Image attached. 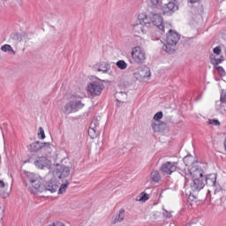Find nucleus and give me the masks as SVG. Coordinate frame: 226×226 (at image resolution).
I'll use <instances>...</instances> for the list:
<instances>
[{
  "label": "nucleus",
  "instance_id": "nucleus-6",
  "mask_svg": "<svg viewBox=\"0 0 226 226\" xmlns=\"http://www.w3.org/2000/svg\"><path fill=\"white\" fill-rule=\"evenodd\" d=\"M132 57L134 64H144L146 62V51L142 48L137 46L132 50Z\"/></svg>",
  "mask_w": 226,
  "mask_h": 226
},
{
  "label": "nucleus",
  "instance_id": "nucleus-18",
  "mask_svg": "<svg viewBox=\"0 0 226 226\" xmlns=\"http://www.w3.org/2000/svg\"><path fill=\"white\" fill-rule=\"evenodd\" d=\"M59 190V185L56 182H49V185L44 187V192H50L51 193H56Z\"/></svg>",
  "mask_w": 226,
  "mask_h": 226
},
{
  "label": "nucleus",
  "instance_id": "nucleus-23",
  "mask_svg": "<svg viewBox=\"0 0 226 226\" xmlns=\"http://www.w3.org/2000/svg\"><path fill=\"white\" fill-rule=\"evenodd\" d=\"M88 135L90 139H96V137L100 135V132H98V129L90 126L88 129Z\"/></svg>",
  "mask_w": 226,
  "mask_h": 226
},
{
  "label": "nucleus",
  "instance_id": "nucleus-16",
  "mask_svg": "<svg viewBox=\"0 0 226 226\" xmlns=\"http://www.w3.org/2000/svg\"><path fill=\"white\" fill-rule=\"evenodd\" d=\"M41 178L39 177L38 179H36L34 183L30 184L32 188H34V192H35V193H42V192H44V188L43 185H41Z\"/></svg>",
  "mask_w": 226,
  "mask_h": 226
},
{
  "label": "nucleus",
  "instance_id": "nucleus-36",
  "mask_svg": "<svg viewBox=\"0 0 226 226\" xmlns=\"http://www.w3.org/2000/svg\"><path fill=\"white\" fill-rule=\"evenodd\" d=\"M209 124H214V126H220V121L216 119L209 120Z\"/></svg>",
  "mask_w": 226,
  "mask_h": 226
},
{
  "label": "nucleus",
  "instance_id": "nucleus-31",
  "mask_svg": "<svg viewBox=\"0 0 226 226\" xmlns=\"http://www.w3.org/2000/svg\"><path fill=\"white\" fill-rule=\"evenodd\" d=\"M215 68L217 70L221 77H225V70L222 66L215 65Z\"/></svg>",
  "mask_w": 226,
  "mask_h": 226
},
{
  "label": "nucleus",
  "instance_id": "nucleus-13",
  "mask_svg": "<svg viewBox=\"0 0 226 226\" xmlns=\"http://www.w3.org/2000/svg\"><path fill=\"white\" fill-rule=\"evenodd\" d=\"M56 175L59 179H64V177L70 176V169L67 166L62 165L56 169Z\"/></svg>",
  "mask_w": 226,
  "mask_h": 226
},
{
  "label": "nucleus",
  "instance_id": "nucleus-1",
  "mask_svg": "<svg viewBox=\"0 0 226 226\" xmlns=\"http://www.w3.org/2000/svg\"><path fill=\"white\" fill-rule=\"evenodd\" d=\"M190 174L192 177V182L190 185L192 192H200L205 186L204 170L200 168L199 164H196L190 168Z\"/></svg>",
  "mask_w": 226,
  "mask_h": 226
},
{
  "label": "nucleus",
  "instance_id": "nucleus-3",
  "mask_svg": "<svg viewBox=\"0 0 226 226\" xmlns=\"http://www.w3.org/2000/svg\"><path fill=\"white\" fill-rule=\"evenodd\" d=\"M74 100L69 102L63 109L64 114H72V112H79L80 109H83L84 103H82V99L78 96H72Z\"/></svg>",
  "mask_w": 226,
  "mask_h": 226
},
{
  "label": "nucleus",
  "instance_id": "nucleus-19",
  "mask_svg": "<svg viewBox=\"0 0 226 226\" xmlns=\"http://www.w3.org/2000/svg\"><path fill=\"white\" fill-rule=\"evenodd\" d=\"M150 178L154 183H160L162 181V176H160V171L154 170L150 174Z\"/></svg>",
  "mask_w": 226,
  "mask_h": 226
},
{
  "label": "nucleus",
  "instance_id": "nucleus-46",
  "mask_svg": "<svg viewBox=\"0 0 226 226\" xmlns=\"http://www.w3.org/2000/svg\"><path fill=\"white\" fill-rule=\"evenodd\" d=\"M9 52H11L12 56H15V54H17V52L14 51L13 48H11V51Z\"/></svg>",
  "mask_w": 226,
  "mask_h": 226
},
{
  "label": "nucleus",
  "instance_id": "nucleus-37",
  "mask_svg": "<svg viewBox=\"0 0 226 226\" xmlns=\"http://www.w3.org/2000/svg\"><path fill=\"white\" fill-rule=\"evenodd\" d=\"M214 54H216V56H220L222 54V48L220 46H217L214 49Z\"/></svg>",
  "mask_w": 226,
  "mask_h": 226
},
{
  "label": "nucleus",
  "instance_id": "nucleus-7",
  "mask_svg": "<svg viewBox=\"0 0 226 226\" xmlns=\"http://www.w3.org/2000/svg\"><path fill=\"white\" fill-rule=\"evenodd\" d=\"M103 89H105V86L100 81H92L87 85V92L94 97L100 96Z\"/></svg>",
  "mask_w": 226,
  "mask_h": 226
},
{
  "label": "nucleus",
  "instance_id": "nucleus-30",
  "mask_svg": "<svg viewBox=\"0 0 226 226\" xmlns=\"http://www.w3.org/2000/svg\"><path fill=\"white\" fill-rule=\"evenodd\" d=\"M98 126H100V122L98 121V117H94L90 124V127L95 128L98 130Z\"/></svg>",
  "mask_w": 226,
  "mask_h": 226
},
{
  "label": "nucleus",
  "instance_id": "nucleus-29",
  "mask_svg": "<svg viewBox=\"0 0 226 226\" xmlns=\"http://www.w3.org/2000/svg\"><path fill=\"white\" fill-rule=\"evenodd\" d=\"M151 127L154 130V133H160L161 132L160 123L156 124L155 122H153L151 124Z\"/></svg>",
  "mask_w": 226,
  "mask_h": 226
},
{
  "label": "nucleus",
  "instance_id": "nucleus-35",
  "mask_svg": "<svg viewBox=\"0 0 226 226\" xmlns=\"http://www.w3.org/2000/svg\"><path fill=\"white\" fill-rule=\"evenodd\" d=\"M162 117H163V112L159 111V112H157V113L154 116V121H160V119H162Z\"/></svg>",
  "mask_w": 226,
  "mask_h": 226
},
{
  "label": "nucleus",
  "instance_id": "nucleus-47",
  "mask_svg": "<svg viewBox=\"0 0 226 226\" xmlns=\"http://www.w3.org/2000/svg\"><path fill=\"white\" fill-rule=\"evenodd\" d=\"M117 103H124V101H121L119 99H117Z\"/></svg>",
  "mask_w": 226,
  "mask_h": 226
},
{
  "label": "nucleus",
  "instance_id": "nucleus-12",
  "mask_svg": "<svg viewBox=\"0 0 226 226\" xmlns=\"http://www.w3.org/2000/svg\"><path fill=\"white\" fill-rule=\"evenodd\" d=\"M94 72H102V73H109L110 70V64L106 62H100L93 66Z\"/></svg>",
  "mask_w": 226,
  "mask_h": 226
},
{
  "label": "nucleus",
  "instance_id": "nucleus-26",
  "mask_svg": "<svg viewBox=\"0 0 226 226\" xmlns=\"http://www.w3.org/2000/svg\"><path fill=\"white\" fill-rule=\"evenodd\" d=\"M136 200L139 202H146L147 200H149V194L141 192L140 196H138Z\"/></svg>",
  "mask_w": 226,
  "mask_h": 226
},
{
  "label": "nucleus",
  "instance_id": "nucleus-44",
  "mask_svg": "<svg viewBox=\"0 0 226 226\" xmlns=\"http://www.w3.org/2000/svg\"><path fill=\"white\" fill-rule=\"evenodd\" d=\"M200 0H189V3H191V4H195V3H199Z\"/></svg>",
  "mask_w": 226,
  "mask_h": 226
},
{
  "label": "nucleus",
  "instance_id": "nucleus-34",
  "mask_svg": "<svg viewBox=\"0 0 226 226\" xmlns=\"http://www.w3.org/2000/svg\"><path fill=\"white\" fill-rule=\"evenodd\" d=\"M1 50L3 52H10L11 50V45L4 44V46L1 47Z\"/></svg>",
  "mask_w": 226,
  "mask_h": 226
},
{
  "label": "nucleus",
  "instance_id": "nucleus-40",
  "mask_svg": "<svg viewBox=\"0 0 226 226\" xmlns=\"http://www.w3.org/2000/svg\"><path fill=\"white\" fill-rule=\"evenodd\" d=\"M163 211H165V213L163 214L164 215V216H166V218H172V215L169 212V211H167V210H165V209H163Z\"/></svg>",
  "mask_w": 226,
  "mask_h": 226
},
{
  "label": "nucleus",
  "instance_id": "nucleus-4",
  "mask_svg": "<svg viewBox=\"0 0 226 226\" xmlns=\"http://www.w3.org/2000/svg\"><path fill=\"white\" fill-rule=\"evenodd\" d=\"M146 27H149V18L146 14H140L138 16V21L132 25L134 33L140 34L146 33Z\"/></svg>",
  "mask_w": 226,
  "mask_h": 226
},
{
  "label": "nucleus",
  "instance_id": "nucleus-11",
  "mask_svg": "<svg viewBox=\"0 0 226 226\" xmlns=\"http://www.w3.org/2000/svg\"><path fill=\"white\" fill-rule=\"evenodd\" d=\"M35 167L37 169H45L47 167H50V160L46 156L37 157L36 160L34 162Z\"/></svg>",
  "mask_w": 226,
  "mask_h": 226
},
{
  "label": "nucleus",
  "instance_id": "nucleus-43",
  "mask_svg": "<svg viewBox=\"0 0 226 226\" xmlns=\"http://www.w3.org/2000/svg\"><path fill=\"white\" fill-rule=\"evenodd\" d=\"M190 179H188V177H185V186H188V183H189Z\"/></svg>",
  "mask_w": 226,
  "mask_h": 226
},
{
  "label": "nucleus",
  "instance_id": "nucleus-33",
  "mask_svg": "<svg viewBox=\"0 0 226 226\" xmlns=\"http://www.w3.org/2000/svg\"><path fill=\"white\" fill-rule=\"evenodd\" d=\"M38 137L41 139V140L45 139V131L43 130V127L39 128Z\"/></svg>",
  "mask_w": 226,
  "mask_h": 226
},
{
  "label": "nucleus",
  "instance_id": "nucleus-41",
  "mask_svg": "<svg viewBox=\"0 0 226 226\" xmlns=\"http://www.w3.org/2000/svg\"><path fill=\"white\" fill-rule=\"evenodd\" d=\"M118 94L124 98H128V94L125 92H120Z\"/></svg>",
  "mask_w": 226,
  "mask_h": 226
},
{
  "label": "nucleus",
  "instance_id": "nucleus-38",
  "mask_svg": "<svg viewBox=\"0 0 226 226\" xmlns=\"http://www.w3.org/2000/svg\"><path fill=\"white\" fill-rule=\"evenodd\" d=\"M159 126L162 132L165 130V128H167V124H165V122H159Z\"/></svg>",
  "mask_w": 226,
  "mask_h": 226
},
{
  "label": "nucleus",
  "instance_id": "nucleus-22",
  "mask_svg": "<svg viewBox=\"0 0 226 226\" xmlns=\"http://www.w3.org/2000/svg\"><path fill=\"white\" fill-rule=\"evenodd\" d=\"M124 215H125L124 209L121 208L116 219L112 221L113 225L117 223V222H123V220H124Z\"/></svg>",
  "mask_w": 226,
  "mask_h": 226
},
{
  "label": "nucleus",
  "instance_id": "nucleus-20",
  "mask_svg": "<svg viewBox=\"0 0 226 226\" xmlns=\"http://www.w3.org/2000/svg\"><path fill=\"white\" fill-rule=\"evenodd\" d=\"M148 6L153 10L162 8V0H148Z\"/></svg>",
  "mask_w": 226,
  "mask_h": 226
},
{
  "label": "nucleus",
  "instance_id": "nucleus-39",
  "mask_svg": "<svg viewBox=\"0 0 226 226\" xmlns=\"http://www.w3.org/2000/svg\"><path fill=\"white\" fill-rule=\"evenodd\" d=\"M25 40V41H29L31 38H29V35L26 33L22 34V41Z\"/></svg>",
  "mask_w": 226,
  "mask_h": 226
},
{
  "label": "nucleus",
  "instance_id": "nucleus-10",
  "mask_svg": "<svg viewBox=\"0 0 226 226\" xmlns=\"http://www.w3.org/2000/svg\"><path fill=\"white\" fill-rule=\"evenodd\" d=\"M133 76L139 77V79H149L151 77V70L146 65L139 66L133 72Z\"/></svg>",
  "mask_w": 226,
  "mask_h": 226
},
{
  "label": "nucleus",
  "instance_id": "nucleus-21",
  "mask_svg": "<svg viewBox=\"0 0 226 226\" xmlns=\"http://www.w3.org/2000/svg\"><path fill=\"white\" fill-rule=\"evenodd\" d=\"M40 177L36 176L34 173L27 172L26 173V183L32 185L36 179H39Z\"/></svg>",
  "mask_w": 226,
  "mask_h": 226
},
{
  "label": "nucleus",
  "instance_id": "nucleus-17",
  "mask_svg": "<svg viewBox=\"0 0 226 226\" xmlns=\"http://www.w3.org/2000/svg\"><path fill=\"white\" fill-rule=\"evenodd\" d=\"M204 185L216 186V175L209 174L203 177Z\"/></svg>",
  "mask_w": 226,
  "mask_h": 226
},
{
  "label": "nucleus",
  "instance_id": "nucleus-2",
  "mask_svg": "<svg viewBox=\"0 0 226 226\" xmlns=\"http://www.w3.org/2000/svg\"><path fill=\"white\" fill-rule=\"evenodd\" d=\"M179 40H181V34L175 30L170 29L166 37V44L162 46V50L167 54H174Z\"/></svg>",
  "mask_w": 226,
  "mask_h": 226
},
{
  "label": "nucleus",
  "instance_id": "nucleus-24",
  "mask_svg": "<svg viewBox=\"0 0 226 226\" xmlns=\"http://www.w3.org/2000/svg\"><path fill=\"white\" fill-rule=\"evenodd\" d=\"M211 59V63L212 64H214L215 66H218L220 64H222V62L223 61V56H220L219 58L216 57V56L212 55L210 56Z\"/></svg>",
  "mask_w": 226,
  "mask_h": 226
},
{
  "label": "nucleus",
  "instance_id": "nucleus-9",
  "mask_svg": "<svg viewBox=\"0 0 226 226\" xmlns=\"http://www.w3.org/2000/svg\"><path fill=\"white\" fill-rule=\"evenodd\" d=\"M177 162H166L162 164L160 171L164 176H170V174L177 170Z\"/></svg>",
  "mask_w": 226,
  "mask_h": 226
},
{
  "label": "nucleus",
  "instance_id": "nucleus-5",
  "mask_svg": "<svg viewBox=\"0 0 226 226\" xmlns=\"http://www.w3.org/2000/svg\"><path fill=\"white\" fill-rule=\"evenodd\" d=\"M149 27L152 26H155L159 31L162 33H165V26L163 25V18H162L161 14L150 12L147 16Z\"/></svg>",
  "mask_w": 226,
  "mask_h": 226
},
{
  "label": "nucleus",
  "instance_id": "nucleus-45",
  "mask_svg": "<svg viewBox=\"0 0 226 226\" xmlns=\"http://www.w3.org/2000/svg\"><path fill=\"white\" fill-rule=\"evenodd\" d=\"M0 188H4V182L0 180Z\"/></svg>",
  "mask_w": 226,
  "mask_h": 226
},
{
  "label": "nucleus",
  "instance_id": "nucleus-28",
  "mask_svg": "<svg viewBox=\"0 0 226 226\" xmlns=\"http://www.w3.org/2000/svg\"><path fill=\"white\" fill-rule=\"evenodd\" d=\"M116 64L117 68H119V70H126V68H128V64H126L124 60H119L117 62Z\"/></svg>",
  "mask_w": 226,
  "mask_h": 226
},
{
  "label": "nucleus",
  "instance_id": "nucleus-42",
  "mask_svg": "<svg viewBox=\"0 0 226 226\" xmlns=\"http://www.w3.org/2000/svg\"><path fill=\"white\" fill-rule=\"evenodd\" d=\"M55 226H66L62 222H55Z\"/></svg>",
  "mask_w": 226,
  "mask_h": 226
},
{
  "label": "nucleus",
  "instance_id": "nucleus-25",
  "mask_svg": "<svg viewBox=\"0 0 226 226\" xmlns=\"http://www.w3.org/2000/svg\"><path fill=\"white\" fill-rule=\"evenodd\" d=\"M11 40H14V41H16L17 43H20V41H22V34L12 33L11 34Z\"/></svg>",
  "mask_w": 226,
  "mask_h": 226
},
{
  "label": "nucleus",
  "instance_id": "nucleus-8",
  "mask_svg": "<svg viewBox=\"0 0 226 226\" xmlns=\"http://www.w3.org/2000/svg\"><path fill=\"white\" fill-rule=\"evenodd\" d=\"M52 144L50 142L35 141L30 145L31 153H38L41 149L47 151L49 154L52 153Z\"/></svg>",
  "mask_w": 226,
  "mask_h": 226
},
{
  "label": "nucleus",
  "instance_id": "nucleus-49",
  "mask_svg": "<svg viewBox=\"0 0 226 226\" xmlns=\"http://www.w3.org/2000/svg\"><path fill=\"white\" fill-rule=\"evenodd\" d=\"M117 107H119V104H117Z\"/></svg>",
  "mask_w": 226,
  "mask_h": 226
},
{
  "label": "nucleus",
  "instance_id": "nucleus-14",
  "mask_svg": "<svg viewBox=\"0 0 226 226\" xmlns=\"http://www.w3.org/2000/svg\"><path fill=\"white\" fill-rule=\"evenodd\" d=\"M177 8L178 7H177V4H176V3L170 2L162 7V11L164 14L174 13V11H177Z\"/></svg>",
  "mask_w": 226,
  "mask_h": 226
},
{
  "label": "nucleus",
  "instance_id": "nucleus-32",
  "mask_svg": "<svg viewBox=\"0 0 226 226\" xmlns=\"http://www.w3.org/2000/svg\"><path fill=\"white\" fill-rule=\"evenodd\" d=\"M220 102L221 103H226V89L222 90Z\"/></svg>",
  "mask_w": 226,
  "mask_h": 226
},
{
  "label": "nucleus",
  "instance_id": "nucleus-15",
  "mask_svg": "<svg viewBox=\"0 0 226 226\" xmlns=\"http://www.w3.org/2000/svg\"><path fill=\"white\" fill-rule=\"evenodd\" d=\"M183 162L185 167H190V169L195 167V165L199 163V161L195 160V157H193L192 155H187L184 157Z\"/></svg>",
  "mask_w": 226,
  "mask_h": 226
},
{
  "label": "nucleus",
  "instance_id": "nucleus-48",
  "mask_svg": "<svg viewBox=\"0 0 226 226\" xmlns=\"http://www.w3.org/2000/svg\"><path fill=\"white\" fill-rule=\"evenodd\" d=\"M49 226H56V223L53 222V223L49 224Z\"/></svg>",
  "mask_w": 226,
  "mask_h": 226
},
{
  "label": "nucleus",
  "instance_id": "nucleus-27",
  "mask_svg": "<svg viewBox=\"0 0 226 226\" xmlns=\"http://www.w3.org/2000/svg\"><path fill=\"white\" fill-rule=\"evenodd\" d=\"M68 185H70V182H68V180H66L65 183L62 184L58 188V194L64 193V192H66V189L68 188Z\"/></svg>",
  "mask_w": 226,
  "mask_h": 226
}]
</instances>
